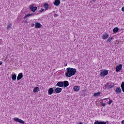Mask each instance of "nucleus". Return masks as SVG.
Returning <instances> with one entry per match:
<instances>
[{
  "instance_id": "obj_17",
  "label": "nucleus",
  "mask_w": 124,
  "mask_h": 124,
  "mask_svg": "<svg viewBox=\"0 0 124 124\" xmlns=\"http://www.w3.org/2000/svg\"><path fill=\"white\" fill-rule=\"evenodd\" d=\"M17 78V75L16 74H12V79L14 81L16 80V78Z\"/></svg>"
},
{
  "instance_id": "obj_6",
  "label": "nucleus",
  "mask_w": 124,
  "mask_h": 124,
  "mask_svg": "<svg viewBox=\"0 0 124 124\" xmlns=\"http://www.w3.org/2000/svg\"><path fill=\"white\" fill-rule=\"evenodd\" d=\"M54 5H55V6H59V5H60V4H61V0H55L54 2Z\"/></svg>"
},
{
  "instance_id": "obj_13",
  "label": "nucleus",
  "mask_w": 124,
  "mask_h": 124,
  "mask_svg": "<svg viewBox=\"0 0 124 124\" xmlns=\"http://www.w3.org/2000/svg\"><path fill=\"white\" fill-rule=\"evenodd\" d=\"M44 9L46 11V10H48V9L49 8V4L48 3H45L44 4Z\"/></svg>"
},
{
  "instance_id": "obj_35",
  "label": "nucleus",
  "mask_w": 124,
  "mask_h": 124,
  "mask_svg": "<svg viewBox=\"0 0 124 124\" xmlns=\"http://www.w3.org/2000/svg\"><path fill=\"white\" fill-rule=\"evenodd\" d=\"M92 1H93V2H94L95 1H96V0H92Z\"/></svg>"
},
{
  "instance_id": "obj_9",
  "label": "nucleus",
  "mask_w": 124,
  "mask_h": 124,
  "mask_svg": "<svg viewBox=\"0 0 124 124\" xmlns=\"http://www.w3.org/2000/svg\"><path fill=\"white\" fill-rule=\"evenodd\" d=\"M62 91V88L60 87H58L55 89V93H61Z\"/></svg>"
},
{
  "instance_id": "obj_1",
  "label": "nucleus",
  "mask_w": 124,
  "mask_h": 124,
  "mask_svg": "<svg viewBox=\"0 0 124 124\" xmlns=\"http://www.w3.org/2000/svg\"><path fill=\"white\" fill-rule=\"evenodd\" d=\"M76 73V69L67 68L65 72V75L67 77L70 78L72 76L75 75Z\"/></svg>"
},
{
  "instance_id": "obj_37",
  "label": "nucleus",
  "mask_w": 124,
  "mask_h": 124,
  "mask_svg": "<svg viewBox=\"0 0 124 124\" xmlns=\"http://www.w3.org/2000/svg\"><path fill=\"white\" fill-rule=\"evenodd\" d=\"M78 124H83V123H82V122H80V123H78Z\"/></svg>"
},
{
  "instance_id": "obj_31",
  "label": "nucleus",
  "mask_w": 124,
  "mask_h": 124,
  "mask_svg": "<svg viewBox=\"0 0 124 124\" xmlns=\"http://www.w3.org/2000/svg\"><path fill=\"white\" fill-rule=\"evenodd\" d=\"M54 17H58V15L55 14V15H54Z\"/></svg>"
},
{
  "instance_id": "obj_33",
  "label": "nucleus",
  "mask_w": 124,
  "mask_h": 124,
  "mask_svg": "<svg viewBox=\"0 0 124 124\" xmlns=\"http://www.w3.org/2000/svg\"><path fill=\"white\" fill-rule=\"evenodd\" d=\"M2 64V62L0 61V65H1Z\"/></svg>"
},
{
  "instance_id": "obj_8",
  "label": "nucleus",
  "mask_w": 124,
  "mask_h": 124,
  "mask_svg": "<svg viewBox=\"0 0 124 124\" xmlns=\"http://www.w3.org/2000/svg\"><path fill=\"white\" fill-rule=\"evenodd\" d=\"M23 78V73H20L17 77V80H21Z\"/></svg>"
},
{
  "instance_id": "obj_24",
  "label": "nucleus",
  "mask_w": 124,
  "mask_h": 124,
  "mask_svg": "<svg viewBox=\"0 0 124 124\" xmlns=\"http://www.w3.org/2000/svg\"><path fill=\"white\" fill-rule=\"evenodd\" d=\"M32 12H35L36 10H37V8L36 7H34L33 8L31 9Z\"/></svg>"
},
{
  "instance_id": "obj_18",
  "label": "nucleus",
  "mask_w": 124,
  "mask_h": 124,
  "mask_svg": "<svg viewBox=\"0 0 124 124\" xmlns=\"http://www.w3.org/2000/svg\"><path fill=\"white\" fill-rule=\"evenodd\" d=\"M94 124H106V122L97 121L95 122Z\"/></svg>"
},
{
  "instance_id": "obj_32",
  "label": "nucleus",
  "mask_w": 124,
  "mask_h": 124,
  "mask_svg": "<svg viewBox=\"0 0 124 124\" xmlns=\"http://www.w3.org/2000/svg\"><path fill=\"white\" fill-rule=\"evenodd\" d=\"M121 124H124V120L122 121Z\"/></svg>"
},
{
  "instance_id": "obj_2",
  "label": "nucleus",
  "mask_w": 124,
  "mask_h": 124,
  "mask_svg": "<svg viewBox=\"0 0 124 124\" xmlns=\"http://www.w3.org/2000/svg\"><path fill=\"white\" fill-rule=\"evenodd\" d=\"M109 73V70H103L100 73V77L104 78L105 76H107Z\"/></svg>"
},
{
  "instance_id": "obj_28",
  "label": "nucleus",
  "mask_w": 124,
  "mask_h": 124,
  "mask_svg": "<svg viewBox=\"0 0 124 124\" xmlns=\"http://www.w3.org/2000/svg\"><path fill=\"white\" fill-rule=\"evenodd\" d=\"M102 106H103V107H105V106H106V104H105V103H102Z\"/></svg>"
},
{
  "instance_id": "obj_4",
  "label": "nucleus",
  "mask_w": 124,
  "mask_h": 124,
  "mask_svg": "<svg viewBox=\"0 0 124 124\" xmlns=\"http://www.w3.org/2000/svg\"><path fill=\"white\" fill-rule=\"evenodd\" d=\"M122 68H123V65L122 64H119L116 68V72H119L122 70Z\"/></svg>"
},
{
  "instance_id": "obj_21",
  "label": "nucleus",
  "mask_w": 124,
  "mask_h": 124,
  "mask_svg": "<svg viewBox=\"0 0 124 124\" xmlns=\"http://www.w3.org/2000/svg\"><path fill=\"white\" fill-rule=\"evenodd\" d=\"M121 87L122 88V90L123 92V93H124V82H123L121 84Z\"/></svg>"
},
{
  "instance_id": "obj_15",
  "label": "nucleus",
  "mask_w": 124,
  "mask_h": 124,
  "mask_svg": "<svg viewBox=\"0 0 124 124\" xmlns=\"http://www.w3.org/2000/svg\"><path fill=\"white\" fill-rule=\"evenodd\" d=\"M63 85H64V88H66V87H68V86H69V83H68V81H64L63 82Z\"/></svg>"
},
{
  "instance_id": "obj_36",
  "label": "nucleus",
  "mask_w": 124,
  "mask_h": 124,
  "mask_svg": "<svg viewBox=\"0 0 124 124\" xmlns=\"http://www.w3.org/2000/svg\"><path fill=\"white\" fill-rule=\"evenodd\" d=\"M31 27H34V24H33L31 26Z\"/></svg>"
},
{
  "instance_id": "obj_14",
  "label": "nucleus",
  "mask_w": 124,
  "mask_h": 124,
  "mask_svg": "<svg viewBox=\"0 0 124 124\" xmlns=\"http://www.w3.org/2000/svg\"><path fill=\"white\" fill-rule=\"evenodd\" d=\"M109 37V35L108 34H104L102 36V39H107Z\"/></svg>"
},
{
  "instance_id": "obj_22",
  "label": "nucleus",
  "mask_w": 124,
  "mask_h": 124,
  "mask_svg": "<svg viewBox=\"0 0 124 124\" xmlns=\"http://www.w3.org/2000/svg\"><path fill=\"white\" fill-rule=\"evenodd\" d=\"M118 31H119V28L116 27L113 29V32L116 33V32H118Z\"/></svg>"
},
{
  "instance_id": "obj_27",
  "label": "nucleus",
  "mask_w": 124,
  "mask_h": 124,
  "mask_svg": "<svg viewBox=\"0 0 124 124\" xmlns=\"http://www.w3.org/2000/svg\"><path fill=\"white\" fill-rule=\"evenodd\" d=\"M34 7H33V4H31L30 5V9H32V8H33Z\"/></svg>"
},
{
  "instance_id": "obj_30",
  "label": "nucleus",
  "mask_w": 124,
  "mask_h": 124,
  "mask_svg": "<svg viewBox=\"0 0 124 124\" xmlns=\"http://www.w3.org/2000/svg\"><path fill=\"white\" fill-rule=\"evenodd\" d=\"M122 11H123V12H124V6L122 8Z\"/></svg>"
},
{
  "instance_id": "obj_20",
  "label": "nucleus",
  "mask_w": 124,
  "mask_h": 124,
  "mask_svg": "<svg viewBox=\"0 0 124 124\" xmlns=\"http://www.w3.org/2000/svg\"><path fill=\"white\" fill-rule=\"evenodd\" d=\"M39 91V88L36 87L34 88L33 89V93H37V92H38Z\"/></svg>"
},
{
  "instance_id": "obj_5",
  "label": "nucleus",
  "mask_w": 124,
  "mask_h": 124,
  "mask_svg": "<svg viewBox=\"0 0 124 124\" xmlns=\"http://www.w3.org/2000/svg\"><path fill=\"white\" fill-rule=\"evenodd\" d=\"M35 25V29H40V28L42 26L40 23L38 22H36Z\"/></svg>"
},
{
  "instance_id": "obj_26",
  "label": "nucleus",
  "mask_w": 124,
  "mask_h": 124,
  "mask_svg": "<svg viewBox=\"0 0 124 124\" xmlns=\"http://www.w3.org/2000/svg\"><path fill=\"white\" fill-rule=\"evenodd\" d=\"M112 102H113V101L112 100H109L108 103L109 105H110L112 103Z\"/></svg>"
},
{
  "instance_id": "obj_11",
  "label": "nucleus",
  "mask_w": 124,
  "mask_h": 124,
  "mask_svg": "<svg viewBox=\"0 0 124 124\" xmlns=\"http://www.w3.org/2000/svg\"><path fill=\"white\" fill-rule=\"evenodd\" d=\"M35 15V14H28L24 17V19H26L28 17H30V16H34Z\"/></svg>"
},
{
  "instance_id": "obj_19",
  "label": "nucleus",
  "mask_w": 124,
  "mask_h": 124,
  "mask_svg": "<svg viewBox=\"0 0 124 124\" xmlns=\"http://www.w3.org/2000/svg\"><path fill=\"white\" fill-rule=\"evenodd\" d=\"M100 93H101L100 92L94 93L93 96H94V97H97V96H99V95H100Z\"/></svg>"
},
{
  "instance_id": "obj_23",
  "label": "nucleus",
  "mask_w": 124,
  "mask_h": 124,
  "mask_svg": "<svg viewBox=\"0 0 124 124\" xmlns=\"http://www.w3.org/2000/svg\"><path fill=\"white\" fill-rule=\"evenodd\" d=\"M112 40H113V38L112 37H108V38L107 40V42L108 43L112 42Z\"/></svg>"
},
{
  "instance_id": "obj_10",
  "label": "nucleus",
  "mask_w": 124,
  "mask_h": 124,
  "mask_svg": "<svg viewBox=\"0 0 124 124\" xmlns=\"http://www.w3.org/2000/svg\"><path fill=\"white\" fill-rule=\"evenodd\" d=\"M74 92H79L80 90V87L78 86H75L74 87Z\"/></svg>"
},
{
  "instance_id": "obj_3",
  "label": "nucleus",
  "mask_w": 124,
  "mask_h": 124,
  "mask_svg": "<svg viewBox=\"0 0 124 124\" xmlns=\"http://www.w3.org/2000/svg\"><path fill=\"white\" fill-rule=\"evenodd\" d=\"M15 122H17V123H20V124H25V121L22 120V119H20L17 117L14 118Z\"/></svg>"
},
{
  "instance_id": "obj_25",
  "label": "nucleus",
  "mask_w": 124,
  "mask_h": 124,
  "mask_svg": "<svg viewBox=\"0 0 124 124\" xmlns=\"http://www.w3.org/2000/svg\"><path fill=\"white\" fill-rule=\"evenodd\" d=\"M11 27H12V24H11V23H10L9 25H8L7 29L10 30L11 29Z\"/></svg>"
},
{
  "instance_id": "obj_34",
  "label": "nucleus",
  "mask_w": 124,
  "mask_h": 124,
  "mask_svg": "<svg viewBox=\"0 0 124 124\" xmlns=\"http://www.w3.org/2000/svg\"><path fill=\"white\" fill-rule=\"evenodd\" d=\"M107 99H108V98H104V99H103V100H106Z\"/></svg>"
},
{
  "instance_id": "obj_16",
  "label": "nucleus",
  "mask_w": 124,
  "mask_h": 124,
  "mask_svg": "<svg viewBox=\"0 0 124 124\" xmlns=\"http://www.w3.org/2000/svg\"><path fill=\"white\" fill-rule=\"evenodd\" d=\"M122 92V90L121 89V88L119 87L117 88L115 91V93H120Z\"/></svg>"
},
{
  "instance_id": "obj_29",
  "label": "nucleus",
  "mask_w": 124,
  "mask_h": 124,
  "mask_svg": "<svg viewBox=\"0 0 124 124\" xmlns=\"http://www.w3.org/2000/svg\"><path fill=\"white\" fill-rule=\"evenodd\" d=\"M44 11V9L41 8V9L39 11L40 12H43Z\"/></svg>"
},
{
  "instance_id": "obj_12",
  "label": "nucleus",
  "mask_w": 124,
  "mask_h": 124,
  "mask_svg": "<svg viewBox=\"0 0 124 124\" xmlns=\"http://www.w3.org/2000/svg\"><path fill=\"white\" fill-rule=\"evenodd\" d=\"M54 93V89H53L52 88H49V89L48 91V94L49 95H51L52 94V93Z\"/></svg>"
},
{
  "instance_id": "obj_7",
  "label": "nucleus",
  "mask_w": 124,
  "mask_h": 124,
  "mask_svg": "<svg viewBox=\"0 0 124 124\" xmlns=\"http://www.w3.org/2000/svg\"><path fill=\"white\" fill-rule=\"evenodd\" d=\"M56 86H57L58 87H60V88L62 87V86H63V81H59L57 83Z\"/></svg>"
}]
</instances>
